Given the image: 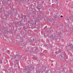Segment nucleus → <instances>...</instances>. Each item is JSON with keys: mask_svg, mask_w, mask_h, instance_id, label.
Wrapping results in <instances>:
<instances>
[{"mask_svg": "<svg viewBox=\"0 0 73 73\" xmlns=\"http://www.w3.org/2000/svg\"><path fill=\"white\" fill-rule=\"evenodd\" d=\"M17 58L18 59V60H21L22 59V56H21V55L18 54H17L16 55H14V58H17Z\"/></svg>", "mask_w": 73, "mask_h": 73, "instance_id": "obj_1", "label": "nucleus"}, {"mask_svg": "<svg viewBox=\"0 0 73 73\" xmlns=\"http://www.w3.org/2000/svg\"><path fill=\"white\" fill-rule=\"evenodd\" d=\"M13 14V12H11L10 13H9V12H8V13H7L5 15V16H9V15H12Z\"/></svg>", "mask_w": 73, "mask_h": 73, "instance_id": "obj_2", "label": "nucleus"}, {"mask_svg": "<svg viewBox=\"0 0 73 73\" xmlns=\"http://www.w3.org/2000/svg\"><path fill=\"white\" fill-rule=\"evenodd\" d=\"M11 1H12V0H8L7 2H6L7 4H8L9 6H11L10 5L11 4Z\"/></svg>", "mask_w": 73, "mask_h": 73, "instance_id": "obj_3", "label": "nucleus"}, {"mask_svg": "<svg viewBox=\"0 0 73 73\" xmlns=\"http://www.w3.org/2000/svg\"><path fill=\"white\" fill-rule=\"evenodd\" d=\"M33 18L34 19H35V20L37 21H40V19H39V18L38 17H33Z\"/></svg>", "mask_w": 73, "mask_h": 73, "instance_id": "obj_4", "label": "nucleus"}, {"mask_svg": "<svg viewBox=\"0 0 73 73\" xmlns=\"http://www.w3.org/2000/svg\"><path fill=\"white\" fill-rule=\"evenodd\" d=\"M2 2L5 4H7V0H1Z\"/></svg>", "mask_w": 73, "mask_h": 73, "instance_id": "obj_5", "label": "nucleus"}, {"mask_svg": "<svg viewBox=\"0 0 73 73\" xmlns=\"http://www.w3.org/2000/svg\"><path fill=\"white\" fill-rule=\"evenodd\" d=\"M65 53H62L61 55V57L62 58H64V57H65Z\"/></svg>", "mask_w": 73, "mask_h": 73, "instance_id": "obj_6", "label": "nucleus"}, {"mask_svg": "<svg viewBox=\"0 0 73 73\" xmlns=\"http://www.w3.org/2000/svg\"><path fill=\"white\" fill-rule=\"evenodd\" d=\"M41 8V7H39L38 6H37L36 7V9H38V11H40V9Z\"/></svg>", "mask_w": 73, "mask_h": 73, "instance_id": "obj_7", "label": "nucleus"}, {"mask_svg": "<svg viewBox=\"0 0 73 73\" xmlns=\"http://www.w3.org/2000/svg\"><path fill=\"white\" fill-rule=\"evenodd\" d=\"M70 50H72L73 51V46H72V47L70 46Z\"/></svg>", "mask_w": 73, "mask_h": 73, "instance_id": "obj_8", "label": "nucleus"}, {"mask_svg": "<svg viewBox=\"0 0 73 73\" xmlns=\"http://www.w3.org/2000/svg\"><path fill=\"white\" fill-rule=\"evenodd\" d=\"M15 62H16V64H19V60L17 59H16Z\"/></svg>", "mask_w": 73, "mask_h": 73, "instance_id": "obj_9", "label": "nucleus"}, {"mask_svg": "<svg viewBox=\"0 0 73 73\" xmlns=\"http://www.w3.org/2000/svg\"><path fill=\"white\" fill-rule=\"evenodd\" d=\"M32 58L33 59H34V60H37V57H33Z\"/></svg>", "mask_w": 73, "mask_h": 73, "instance_id": "obj_10", "label": "nucleus"}, {"mask_svg": "<svg viewBox=\"0 0 73 73\" xmlns=\"http://www.w3.org/2000/svg\"><path fill=\"white\" fill-rule=\"evenodd\" d=\"M0 9H3V5L0 6Z\"/></svg>", "mask_w": 73, "mask_h": 73, "instance_id": "obj_11", "label": "nucleus"}, {"mask_svg": "<svg viewBox=\"0 0 73 73\" xmlns=\"http://www.w3.org/2000/svg\"><path fill=\"white\" fill-rule=\"evenodd\" d=\"M54 17L55 18V19H57V18H58V16H56V15H54Z\"/></svg>", "mask_w": 73, "mask_h": 73, "instance_id": "obj_12", "label": "nucleus"}, {"mask_svg": "<svg viewBox=\"0 0 73 73\" xmlns=\"http://www.w3.org/2000/svg\"><path fill=\"white\" fill-rule=\"evenodd\" d=\"M52 37L53 38H56V35H54L52 36Z\"/></svg>", "mask_w": 73, "mask_h": 73, "instance_id": "obj_13", "label": "nucleus"}, {"mask_svg": "<svg viewBox=\"0 0 73 73\" xmlns=\"http://www.w3.org/2000/svg\"><path fill=\"white\" fill-rule=\"evenodd\" d=\"M14 56V55H12L11 56V58H13V56Z\"/></svg>", "mask_w": 73, "mask_h": 73, "instance_id": "obj_14", "label": "nucleus"}, {"mask_svg": "<svg viewBox=\"0 0 73 73\" xmlns=\"http://www.w3.org/2000/svg\"><path fill=\"white\" fill-rule=\"evenodd\" d=\"M0 64H2V62L1 61V60H0Z\"/></svg>", "mask_w": 73, "mask_h": 73, "instance_id": "obj_15", "label": "nucleus"}, {"mask_svg": "<svg viewBox=\"0 0 73 73\" xmlns=\"http://www.w3.org/2000/svg\"><path fill=\"white\" fill-rule=\"evenodd\" d=\"M37 22H35V25H37H37Z\"/></svg>", "mask_w": 73, "mask_h": 73, "instance_id": "obj_16", "label": "nucleus"}, {"mask_svg": "<svg viewBox=\"0 0 73 73\" xmlns=\"http://www.w3.org/2000/svg\"><path fill=\"white\" fill-rule=\"evenodd\" d=\"M33 52H34V53H36L37 51H36V50H35V51H33Z\"/></svg>", "mask_w": 73, "mask_h": 73, "instance_id": "obj_17", "label": "nucleus"}, {"mask_svg": "<svg viewBox=\"0 0 73 73\" xmlns=\"http://www.w3.org/2000/svg\"><path fill=\"white\" fill-rule=\"evenodd\" d=\"M11 25H12V24L11 23H10L9 24V26L10 27H11Z\"/></svg>", "mask_w": 73, "mask_h": 73, "instance_id": "obj_18", "label": "nucleus"}, {"mask_svg": "<svg viewBox=\"0 0 73 73\" xmlns=\"http://www.w3.org/2000/svg\"><path fill=\"white\" fill-rule=\"evenodd\" d=\"M34 28H36V26H35L34 27Z\"/></svg>", "mask_w": 73, "mask_h": 73, "instance_id": "obj_19", "label": "nucleus"}, {"mask_svg": "<svg viewBox=\"0 0 73 73\" xmlns=\"http://www.w3.org/2000/svg\"><path fill=\"white\" fill-rule=\"evenodd\" d=\"M60 17H63V16H62V15H61V16H60Z\"/></svg>", "mask_w": 73, "mask_h": 73, "instance_id": "obj_20", "label": "nucleus"}, {"mask_svg": "<svg viewBox=\"0 0 73 73\" xmlns=\"http://www.w3.org/2000/svg\"><path fill=\"white\" fill-rule=\"evenodd\" d=\"M6 37L7 38H8L9 37L6 36Z\"/></svg>", "mask_w": 73, "mask_h": 73, "instance_id": "obj_21", "label": "nucleus"}, {"mask_svg": "<svg viewBox=\"0 0 73 73\" xmlns=\"http://www.w3.org/2000/svg\"><path fill=\"white\" fill-rule=\"evenodd\" d=\"M1 33H2V34H3V33H3V32L2 31L1 32Z\"/></svg>", "mask_w": 73, "mask_h": 73, "instance_id": "obj_22", "label": "nucleus"}, {"mask_svg": "<svg viewBox=\"0 0 73 73\" xmlns=\"http://www.w3.org/2000/svg\"><path fill=\"white\" fill-rule=\"evenodd\" d=\"M6 62H7V63H8V60H6Z\"/></svg>", "mask_w": 73, "mask_h": 73, "instance_id": "obj_23", "label": "nucleus"}, {"mask_svg": "<svg viewBox=\"0 0 73 73\" xmlns=\"http://www.w3.org/2000/svg\"><path fill=\"white\" fill-rule=\"evenodd\" d=\"M21 18H22V19H23V16H21Z\"/></svg>", "mask_w": 73, "mask_h": 73, "instance_id": "obj_24", "label": "nucleus"}, {"mask_svg": "<svg viewBox=\"0 0 73 73\" xmlns=\"http://www.w3.org/2000/svg\"><path fill=\"white\" fill-rule=\"evenodd\" d=\"M10 55V57H11V56H12V55L11 54Z\"/></svg>", "mask_w": 73, "mask_h": 73, "instance_id": "obj_25", "label": "nucleus"}, {"mask_svg": "<svg viewBox=\"0 0 73 73\" xmlns=\"http://www.w3.org/2000/svg\"><path fill=\"white\" fill-rule=\"evenodd\" d=\"M42 3H44V1H42Z\"/></svg>", "mask_w": 73, "mask_h": 73, "instance_id": "obj_26", "label": "nucleus"}, {"mask_svg": "<svg viewBox=\"0 0 73 73\" xmlns=\"http://www.w3.org/2000/svg\"><path fill=\"white\" fill-rule=\"evenodd\" d=\"M33 41H35V39H33Z\"/></svg>", "mask_w": 73, "mask_h": 73, "instance_id": "obj_27", "label": "nucleus"}, {"mask_svg": "<svg viewBox=\"0 0 73 73\" xmlns=\"http://www.w3.org/2000/svg\"><path fill=\"white\" fill-rule=\"evenodd\" d=\"M4 29H4V28H3V30H4Z\"/></svg>", "mask_w": 73, "mask_h": 73, "instance_id": "obj_28", "label": "nucleus"}, {"mask_svg": "<svg viewBox=\"0 0 73 73\" xmlns=\"http://www.w3.org/2000/svg\"><path fill=\"white\" fill-rule=\"evenodd\" d=\"M7 53H9V52H7Z\"/></svg>", "mask_w": 73, "mask_h": 73, "instance_id": "obj_29", "label": "nucleus"}, {"mask_svg": "<svg viewBox=\"0 0 73 73\" xmlns=\"http://www.w3.org/2000/svg\"><path fill=\"white\" fill-rule=\"evenodd\" d=\"M46 27V28H47V26H46V27Z\"/></svg>", "mask_w": 73, "mask_h": 73, "instance_id": "obj_30", "label": "nucleus"}, {"mask_svg": "<svg viewBox=\"0 0 73 73\" xmlns=\"http://www.w3.org/2000/svg\"><path fill=\"white\" fill-rule=\"evenodd\" d=\"M56 1H58V0H56Z\"/></svg>", "mask_w": 73, "mask_h": 73, "instance_id": "obj_31", "label": "nucleus"}, {"mask_svg": "<svg viewBox=\"0 0 73 73\" xmlns=\"http://www.w3.org/2000/svg\"><path fill=\"white\" fill-rule=\"evenodd\" d=\"M45 28H46V27H45L44 28V29H45Z\"/></svg>", "mask_w": 73, "mask_h": 73, "instance_id": "obj_32", "label": "nucleus"}, {"mask_svg": "<svg viewBox=\"0 0 73 73\" xmlns=\"http://www.w3.org/2000/svg\"><path fill=\"white\" fill-rule=\"evenodd\" d=\"M56 53H57V52H55Z\"/></svg>", "mask_w": 73, "mask_h": 73, "instance_id": "obj_33", "label": "nucleus"}, {"mask_svg": "<svg viewBox=\"0 0 73 73\" xmlns=\"http://www.w3.org/2000/svg\"><path fill=\"white\" fill-rule=\"evenodd\" d=\"M8 52L9 51V50H8Z\"/></svg>", "mask_w": 73, "mask_h": 73, "instance_id": "obj_34", "label": "nucleus"}, {"mask_svg": "<svg viewBox=\"0 0 73 73\" xmlns=\"http://www.w3.org/2000/svg\"><path fill=\"white\" fill-rule=\"evenodd\" d=\"M37 1H38V0H37Z\"/></svg>", "mask_w": 73, "mask_h": 73, "instance_id": "obj_35", "label": "nucleus"}, {"mask_svg": "<svg viewBox=\"0 0 73 73\" xmlns=\"http://www.w3.org/2000/svg\"><path fill=\"white\" fill-rule=\"evenodd\" d=\"M51 64H52V63H51Z\"/></svg>", "mask_w": 73, "mask_h": 73, "instance_id": "obj_36", "label": "nucleus"}, {"mask_svg": "<svg viewBox=\"0 0 73 73\" xmlns=\"http://www.w3.org/2000/svg\"><path fill=\"white\" fill-rule=\"evenodd\" d=\"M25 32H26V31H25Z\"/></svg>", "mask_w": 73, "mask_h": 73, "instance_id": "obj_37", "label": "nucleus"}, {"mask_svg": "<svg viewBox=\"0 0 73 73\" xmlns=\"http://www.w3.org/2000/svg\"><path fill=\"white\" fill-rule=\"evenodd\" d=\"M28 64H29V62H28Z\"/></svg>", "mask_w": 73, "mask_h": 73, "instance_id": "obj_38", "label": "nucleus"}, {"mask_svg": "<svg viewBox=\"0 0 73 73\" xmlns=\"http://www.w3.org/2000/svg\"><path fill=\"white\" fill-rule=\"evenodd\" d=\"M25 1H26V0H25Z\"/></svg>", "mask_w": 73, "mask_h": 73, "instance_id": "obj_39", "label": "nucleus"}]
</instances>
